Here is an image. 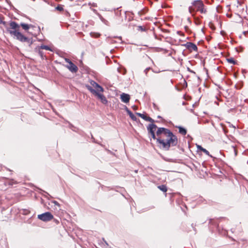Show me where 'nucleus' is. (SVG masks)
<instances>
[{
    "instance_id": "obj_1",
    "label": "nucleus",
    "mask_w": 248,
    "mask_h": 248,
    "mask_svg": "<svg viewBox=\"0 0 248 248\" xmlns=\"http://www.w3.org/2000/svg\"><path fill=\"white\" fill-rule=\"evenodd\" d=\"M148 133L152 138L156 140L159 147L168 151L170 147L178 144V139L170 129L164 127L157 128L154 124H149L147 127Z\"/></svg>"
},
{
    "instance_id": "obj_2",
    "label": "nucleus",
    "mask_w": 248,
    "mask_h": 248,
    "mask_svg": "<svg viewBox=\"0 0 248 248\" xmlns=\"http://www.w3.org/2000/svg\"><path fill=\"white\" fill-rule=\"evenodd\" d=\"M31 26L24 23H21L20 25L15 21H10L8 27H7V31L10 34L14 39L24 43H27L29 46L32 44V39L26 36L20 31V27H22L25 31H28Z\"/></svg>"
},
{
    "instance_id": "obj_3",
    "label": "nucleus",
    "mask_w": 248,
    "mask_h": 248,
    "mask_svg": "<svg viewBox=\"0 0 248 248\" xmlns=\"http://www.w3.org/2000/svg\"><path fill=\"white\" fill-rule=\"evenodd\" d=\"M190 14H194L197 12H200L202 14H206L207 12L205 6L201 0H194L191 2V5L188 7Z\"/></svg>"
},
{
    "instance_id": "obj_4",
    "label": "nucleus",
    "mask_w": 248,
    "mask_h": 248,
    "mask_svg": "<svg viewBox=\"0 0 248 248\" xmlns=\"http://www.w3.org/2000/svg\"><path fill=\"white\" fill-rule=\"evenodd\" d=\"M85 86L91 93L97 96L102 103L106 104L108 103V101L105 96L103 94L100 93V92L95 91L90 85H86Z\"/></svg>"
},
{
    "instance_id": "obj_5",
    "label": "nucleus",
    "mask_w": 248,
    "mask_h": 248,
    "mask_svg": "<svg viewBox=\"0 0 248 248\" xmlns=\"http://www.w3.org/2000/svg\"><path fill=\"white\" fill-rule=\"evenodd\" d=\"M37 217L43 221L47 222L51 220L53 218V216L51 213L47 212L43 214L38 215Z\"/></svg>"
},
{
    "instance_id": "obj_6",
    "label": "nucleus",
    "mask_w": 248,
    "mask_h": 248,
    "mask_svg": "<svg viewBox=\"0 0 248 248\" xmlns=\"http://www.w3.org/2000/svg\"><path fill=\"white\" fill-rule=\"evenodd\" d=\"M65 61L68 63L66 67L72 73H76L78 71V67L74 64L69 59L65 58Z\"/></svg>"
},
{
    "instance_id": "obj_7",
    "label": "nucleus",
    "mask_w": 248,
    "mask_h": 248,
    "mask_svg": "<svg viewBox=\"0 0 248 248\" xmlns=\"http://www.w3.org/2000/svg\"><path fill=\"white\" fill-rule=\"evenodd\" d=\"M189 51H198V47L197 46L192 42H187L186 44L183 45Z\"/></svg>"
},
{
    "instance_id": "obj_8",
    "label": "nucleus",
    "mask_w": 248,
    "mask_h": 248,
    "mask_svg": "<svg viewBox=\"0 0 248 248\" xmlns=\"http://www.w3.org/2000/svg\"><path fill=\"white\" fill-rule=\"evenodd\" d=\"M90 83L92 86V87L95 89L94 90H95V91H97V92H104V89L94 81L91 80L90 81Z\"/></svg>"
},
{
    "instance_id": "obj_9",
    "label": "nucleus",
    "mask_w": 248,
    "mask_h": 248,
    "mask_svg": "<svg viewBox=\"0 0 248 248\" xmlns=\"http://www.w3.org/2000/svg\"><path fill=\"white\" fill-rule=\"evenodd\" d=\"M120 98L121 99V100L125 103H128L129 102V100L130 99V95L129 94L125 93H123L121 95Z\"/></svg>"
},
{
    "instance_id": "obj_10",
    "label": "nucleus",
    "mask_w": 248,
    "mask_h": 248,
    "mask_svg": "<svg viewBox=\"0 0 248 248\" xmlns=\"http://www.w3.org/2000/svg\"><path fill=\"white\" fill-rule=\"evenodd\" d=\"M176 127L178 129L179 133L183 136H185L186 134L187 131L184 127L180 126H176Z\"/></svg>"
},
{
    "instance_id": "obj_11",
    "label": "nucleus",
    "mask_w": 248,
    "mask_h": 248,
    "mask_svg": "<svg viewBox=\"0 0 248 248\" xmlns=\"http://www.w3.org/2000/svg\"><path fill=\"white\" fill-rule=\"evenodd\" d=\"M126 111L128 115H129L131 119L133 121L137 120V117L133 114V113L129 110L127 108L126 109Z\"/></svg>"
},
{
    "instance_id": "obj_12",
    "label": "nucleus",
    "mask_w": 248,
    "mask_h": 248,
    "mask_svg": "<svg viewBox=\"0 0 248 248\" xmlns=\"http://www.w3.org/2000/svg\"><path fill=\"white\" fill-rule=\"evenodd\" d=\"M141 118H142L143 119H144V120H145L146 121L150 122L152 123L155 122L154 120L152 118H151L149 116H147L146 115H145L144 114H143Z\"/></svg>"
},
{
    "instance_id": "obj_13",
    "label": "nucleus",
    "mask_w": 248,
    "mask_h": 248,
    "mask_svg": "<svg viewBox=\"0 0 248 248\" xmlns=\"http://www.w3.org/2000/svg\"><path fill=\"white\" fill-rule=\"evenodd\" d=\"M197 148L199 150L202 151L206 155H209V152L207 150L202 147L201 145H197Z\"/></svg>"
},
{
    "instance_id": "obj_14",
    "label": "nucleus",
    "mask_w": 248,
    "mask_h": 248,
    "mask_svg": "<svg viewBox=\"0 0 248 248\" xmlns=\"http://www.w3.org/2000/svg\"><path fill=\"white\" fill-rule=\"evenodd\" d=\"M227 61L231 63V64H232L233 65H235L237 64V61L236 60H234V59L233 58H227L226 59Z\"/></svg>"
},
{
    "instance_id": "obj_15",
    "label": "nucleus",
    "mask_w": 248,
    "mask_h": 248,
    "mask_svg": "<svg viewBox=\"0 0 248 248\" xmlns=\"http://www.w3.org/2000/svg\"><path fill=\"white\" fill-rule=\"evenodd\" d=\"M157 188L164 192H166L168 190L167 187L166 185H160L157 186Z\"/></svg>"
},
{
    "instance_id": "obj_16",
    "label": "nucleus",
    "mask_w": 248,
    "mask_h": 248,
    "mask_svg": "<svg viewBox=\"0 0 248 248\" xmlns=\"http://www.w3.org/2000/svg\"><path fill=\"white\" fill-rule=\"evenodd\" d=\"M35 51L38 52L39 55L41 56L42 59H44V52L39 47L35 48Z\"/></svg>"
},
{
    "instance_id": "obj_17",
    "label": "nucleus",
    "mask_w": 248,
    "mask_h": 248,
    "mask_svg": "<svg viewBox=\"0 0 248 248\" xmlns=\"http://www.w3.org/2000/svg\"><path fill=\"white\" fill-rule=\"evenodd\" d=\"M38 47L41 49H45L46 50H50V48L47 46L42 45L41 46Z\"/></svg>"
},
{
    "instance_id": "obj_18",
    "label": "nucleus",
    "mask_w": 248,
    "mask_h": 248,
    "mask_svg": "<svg viewBox=\"0 0 248 248\" xmlns=\"http://www.w3.org/2000/svg\"><path fill=\"white\" fill-rule=\"evenodd\" d=\"M55 9L57 10V11H63V8L62 7V5H58L56 8Z\"/></svg>"
},
{
    "instance_id": "obj_19",
    "label": "nucleus",
    "mask_w": 248,
    "mask_h": 248,
    "mask_svg": "<svg viewBox=\"0 0 248 248\" xmlns=\"http://www.w3.org/2000/svg\"><path fill=\"white\" fill-rule=\"evenodd\" d=\"M0 24H2L4 26L6 27L7 28V27H8V26H7L6 22L5 21H3V19L1 17V16L0 15Z\"/></svg>"
},
{
    "instance_id": "obj_20",
    "label": "nucleus",
    "mask_w": 248,
    "mask_h": 248,
    "mask_svg": "<svg viewBox=\"0 0 248 248\" xmlns=\"http://www.w3.org/2000/svg\"><path fill=\"white\" fill-rule=\"evenodd\" d=\"M185 31L188 33H190L191 32L190 31V29L189 28V27L187 26H186L185 27Z\"/></svg>"
},
{
    "instance_id": "obj_21",
    "label": "nucleus",
    "mask_w": 248,
    "mask_h": 248,
    "mask_svg": "<svg viewBox=\"0 0 248 248\" xmlns=\"http://www.w3.org/2000/svg\"><path fill=\"white\" fill-rule=\"evenodd\" d=\"M177 33L180 36H184V33L181 31H177Z\"/></svg>"
},
{
    "instance_id": "obj_22",
    "label": "nucleus",
    "mask_w": 248,
    "mask_h": 248,
    "mask_svg": "<svg viewBox=\"0 0 248 248\" xmlns=\"http://www.w3.org/2000/svg\"><path fill=\"white\" fill-rule=\"evenodd\" d=\"M138 30H140L141 31H144V28L142 26H138Z\"/></svg>"
},
{
    "instance_id": "obj_23",
    "label": "nucleus",
    "mask_w": 248,
    "mask_h": 248,
    "mask_svg": "<svg viewBox=\"0 0 248 248\" xmlns=\"http://www.w3.org/2000/svg\"><path fill=\"white\" fill-rule=\"evenodd\" d=\"M151 70V68H147L145 69V70H144V72L145 73V74L147 75V72L149 70Z\"/></svg>"
},
{
    "instance_id": "obj_24",
    "label": "nucleus",
    "mask_w": 248,
    "mask_h": 248,
    "mask_svg": "<svg viewBox=\"0 0 248 248\" xmlns=\"http://www.w3.org/2000/svg\"><path fill=\"white\" fill-rule=\"evenodd\" d=\"M137 114L140 116V117L142 118V115L143 114H141V113H137Z\"/></svg>"
}]
</instances>
